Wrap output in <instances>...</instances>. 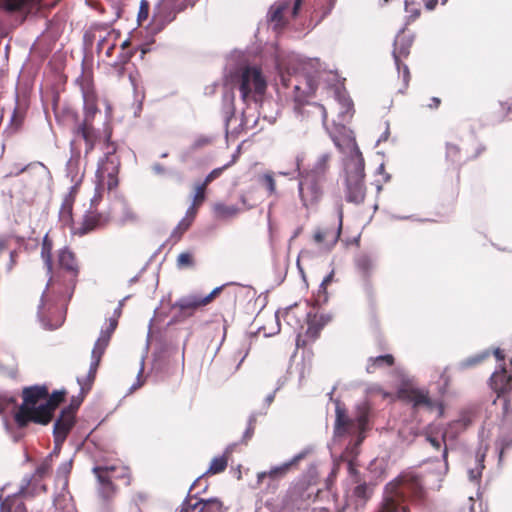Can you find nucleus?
<instances>
[{
  "instance_id": "nucleus-18",
  "label": "nucleus",
  "mask_w": 512,
  "mask_h": 512,
  "mask_svg": "<svg viewBox=\"0 0 512 512\" xmlns=\"http://www.w3.org/2000/svg\"><path fill=\"white\" fill-rule=\"evenodd\" d=\"M111 215L112 211L97 212V210L90 208V210L83 216L80 226L72 227V231L76 235L83 236L90 231L105 225L109 221Z\"/></svg>"
},
{
  "instance_id": "nucleus-42",
  "label": "nucleus",
  "mask_w": 512,
  "mask_h": 512,
  "mask_svg": "<svg viewBox=\"0 0 512 512\" xmlns=\"http://www.w3.org/2000/svg\"><path fill=\"white\" fill-rule=\"evenodd\" d=\"M26 3V0H0V7L6 11L13 12L20 10Z\"/></svg>"
},
{
  "instance_id": "nucleus-14",
  "label": "nucleus",
  "mask_w": 512,
  "mask_h": 512,
  "mask_svg": "<svg viewBox=\"0 0 512 512\" xmlns=\"http://www.w3.org/2000/svg\"><path fill=\"white\" fill-rule=\"evenodd\" d=\"M330 137L339 151L347 155L345 164H350L356 156L363 158L353 130H331Z\"/></svg>"
},
{
  "instance_id": "nucleus-50",
  "label": "nucleus",
  "mask_w": 512,
  "mask_h": 512,
  "mask_svg": "<svg viewBox=\"0 0 512 512\" xmlns=\"http://www.w3.org/2000/svg\"><path fill=\"white\" fill-rule=\"evenodd\" d=\"M192 224V221L189 220L188 218H183L178 226L175 228V230L173 231V234H183L186 230H188V228L191 226Z\"/></svg>"
},
{
  "instance_id": "nucleus-35",
  "label": "nucleus",
  "mask_w": 512,
  "mask_h": 512,
  "mask_svg": "<svg viewBox=\"0 0 512 512\" xmlns=\"http://www.w3.org/2000/svg\"><path fill=\"white\" fill-rule=\"evenodd\" d=\"M41 257L44 261V264L47 268V272L51 273L52 271V242L48 239L47 236L44 237L42 247H41Z\"/></svg>"
},
{
  "instance_id": "nucleus-26",
  "label": "nucleus",
  "mask_w": 512,
  "mask_h": 512,
  "mask_svg": "<svg viewBox=\"0 0 512 512\" xmlns=\"http://www.w3.org/2000/svg\"><path fill=\"white\" fill-rule=\"evenodd\" d=\"M25 494H27V487L22 486L17 494L8 496L2 501V490L0 489V512H26V507L20 500V495Z\"/></svg>"
},
{
  "instance_id": "nucleus-45",
  "label": "nucleus",
  "mask_w": 512,
  "mask_h": 512,
  "mask_svg": "<svg viewBox=\"0 0 512 512\" xmlns=\"http://www.w3.org/2000/svg\"><path fill=\"white\" fill-rule=\"evenodd\" d=\"M356 264L357 267L363 272H368L373 266L371 258L367 255H362L358 257L356 260Z\"/></svg>"
},
{
  "instance_id": "nucleus-23",
  "label": "nucleus",
  "mask_w": 512,
  "mask_h": 512,
  "mask_svg": "<svg viewBox=\"0 0 512 512\" xmlns=\"http://www.w3.org/2000/svg\"><path fill=\"white\" fill-rule=\"evenodd\" d=\"M74 425V416L71 411H62L60 417L54 423V438L56 445L61 444L66 439L69 431Z\"/></svg>"
},
{
  "instance_id": "nucleus-49",
  "label": "nucleus",
  "mask_w": 512,
  "mask_h": 512,
  "mask_svg": "<svg viewBox=\"0 0 512 512\" xmlns=\"http://www.w3.org/2000/svg\"><path fill=\"white\" fill-rule=\"evenodd\" d=\"M205 190L206 189H204L203 186L197 185L192 203H195L196 205L199 206L205 200Z\"/></svg>"
},
{
  "instance_id": "nucleus-13",
  "label": "nucleus",
  "mask_w": 512,
  "mask_h": 512,
  "mask_svg": "<svg viewBox=\"0 0 512 512\" xmlns=\"http://www.w3.org/2000/svg\"><path fill=\"white\" fill-rule=\"evenodd\" d=\"M400 393L402 398L411 403L414 409H423L428 412L436 410L439 417L443 415V405L432 400L425 389L409 388L401 390Z\"/></svg>"
},
{
  "instance_id": "nucleus-9",
  "label": "nucleus",
  "mask_w": 512,
  "mask_h": 512,
  "mask_svg": "<svg viewBox=\"0 0 512 512\" xmlns=\"http://www.w3.org/2000/svg\"><path fill=\"white\" fill-rule=\"evenodd\" d=\"M99 483V492L103 498L108 499L114 494L113 479H124L125 485L130 484L129 469L116 466H95L93 468Z\"/></svg>"
},
{
  "instance_id": "nucleus-40",
  "label": "nucleus",
  "mask_w": 512,
  "mask_h": 512,
  "mask_svg": "<svg viewBox=\"0 0 512 512\" xmlns=\"http://www.w3.org/2000/svg\"><path fill=\"white\" fill-rule=\"evenodd\" d=\"M484 457V452L477 454V466L474 469H469L468 471V476L471 481H477L480 478L482 470L484 468Z\"/></svg>"
},
{
  "instance_id": "nucleus-24",
  "label": "nucleus",
  "mask_w": 512,
  "mask_h": 512,
  "mask_svg": "<svg viewBox=\"0 0 512 512\" xmlns=\"http://www.w3.org/2000/svg\"><path fill=\"white\" fill-rule=\"evenodd\" d=\"M302 114L308 118L306 122L307 125L317 126L322 124L326 126L327 112L323 105L319 103H308L303 107Z\"/></svg>"
},
{
  "instance_id": "nucleus-62",
  "label": "nucleus",
  "mask_w": 512,
  "mask_h": 512,
  "mask_svg": "<svg viewBox=\"0 0 512 512\" xmlns=\"http://www.w3.org/2000/svg\"><path fill=\"white\" fill-rule=\"evenodd\" d=\"M302 0H294V4L292 7V16H296L298 13V10L301 6Z\"/></svg>"
},
{
  "instance_id": "nucleus-46",
  "label": "nucleus",
  "mask_w": 512,
  "mask_h": 512,
  "mask_svg": "<svg viewBox=\"0 0 512 512\" xmlns=\"http://www.w3.org/2000/svg\"><path fill=\"white\" fill-rule=\"evenodd\" d=\"M149 15V2L141 0L140 7L137 15V21L141 25L143 21L147 20Z\"/></svg>"
},
{
  "instance_id": "nucleus-43",
  "label": "nucleus",
  "mask_w": 512,
  "mask_h": 512,
  "mask_svg": "<svg viewBox=\"0 0 512 512\" xmlns=\"http://www.w3.org/2000/svg\"><path fill=\"white\" fill-rule=\"evenodd\" d=\"M321 323L319 326H315L310 320H309V326L307 328V335L311 338H316L318 336V333L320 329L330 320L329 316H321Z\"/></svg>"
},
{
  "instance_id": "nucleus-12",
  "label": "nucleus",
  "mask_w": 512,
  "mask_h": 512,
  "mask_svg": "<svg viewBox=\"0 0 512 512\" xmlns=\"http://www.w3.org/2000/svg\"><path fill=\"white\" fill-rule=\"evenodd\" d=\"M223 287L224 286L216 287L206 296L197 294L183 296L173 303L172 309H177L181 316H192L199 307L210 303L222 291Z\"/></svg>"
},
{
  "instance_id": "nucleus-6",
  "label": "nucleus",
  "mask_w": 512,
  "mask_h": 512,
  "mask_svg": "<svg viewBox=\"0 0 512 512\" xmlns=\"http://www.w3.org/2000/svg\"><path fill=\"white\" fill-rule=\"evenodd\" d=\"M232 82L237 86L240 97L246 104L261 101L267 89L266 78L255 66L241 68Z\"/></svg>"
},
{
  "instance_id": "nucleus-58",
  "label": "nucleus",
  "mask_w": 512,
  "mask_h": 512,
  "mask_svg": "<svg viewBox=\"0 0 512 512\" xmlns=\"http://www.w3.org/2000/svg\"><path fill=\"white\" fill-rule=\"evenodd\" d=\"M458 153V148L455 145L448 144L447 145V157L451 158L453 161H455V156Z\"/></svg>"
},
{
  "instance_id": "nucleus-2",
  "label": "nucleus",
  "mask_w": 512,
  "mask_h": 512,
  "mask_svg": "<svg viewBox=\"0 0 512 512\" xmlns=\"http://www.w3.org/2000/svg\"><path fill=\"white\" fill-rule=\"evenodd\" d=\"M64 398V392L55 391L51 396L45 386H32L23 390V403L15 414L19 427H25L28 422L39 424L50 422L53 412Z\"/></svg>"
},
{
  "instance_id": "nucleus-36",
  "label": "nucleus",
  "mask_w": 512,
  "mask_h": 512,
  "mask_svg": "<svg viewBox=\"0 0 512 512\" xmlns=\"http://www.w3.org/2000/svg\"><path fill=\"white\" fill-rule=\"evenodd\" d=\"M51 457H52V454L49 455L35 470V474L33 475V478H43L44 476H46L50 470H51ZM32 481V477L31 478H27L25 479V487L29 486V484L31 483Z\"/></svg>"
},
{
  "instance_id": "nucleus-53",
  "label": "nucleus",
  "mask_w": 512,
  "mask_h": 512,
  "mask_svg": "<svg viewBox=\"0 0 512 512\" xmlns=\"http://www.w3.org/2000/svg\"><path fill=\"white\" fill-rule=\"evenodd\" d=\"M230 166H231V163H227V164L223 165L222 167L213 169L208 175L210 176V178H212V180H215L218 177H220V175L223 173V171L226 170L227 168H229Z\"/></svg>"
},
{
  "instance_id": "nucleus-27",
  "label": "nucleus",
  "mask_w": 512,
  "mask_h": 512,
  "mask_svg": "<svg viewBox=\"0 0 512 512\" xmlns=\"http://www.w3.org/2000/svg\"><path fill=\"white\" fill-rule=\"evenodd\" d=\"M180 512H221V503L215 499L207 501L198 500L194 504L185 500Z\"/></svg>"
},
{
  "instance_id": "nucleus-8",
  "label": "nucleus",
  "mask_w": 512,
  "mask_h": 512,
  "mask_svg": "<svg viewBox=\"0 0 512 512\" xmlns=\"http://www.w3.org/2000/svg\"><path fill=\"white\" fill-rule=\"evenodd\" d=\"M364 167V158L359 156H356L350 164H345L347 202L361 204L364 201L366 194Z\"/></svg>"
},
{
  "instance_id": "nucleus-52",
  "label": "nucleus",
  "mask_w": 512,
  "mask_h": 512,
  "mask_svg": "<svg viewBox=\"0 0 512 512\" xmlns=\"http://www.w3.org/2000/svg\"><path fill=\"white\" fill-rule=\"evenodd\" d=\"M10 120L11 123L14 125V128H18L23 124V115L18 110H14Z\"/></svg>"
},
{
  "instance_id": "nucleus-4",
  "label": "nucleus",
  "mask_w": 512,
  "mask_h": 512,
  "mask_svg": "<svg viewBox=\"0 0 512 512\" xmlns=\"http://www.w3.org/2000/svg\"><path fill=\"white\" fill-rule=\"evenodd\" d=\"M304 66L305 61L295 53L278 57L276 60L280 81L284 87H293V97L298 104H301L316 89L312 79L300 75Z\"/></svg>"
},
{
  "instance_id": "nucleus-11",
  "label": "nucleus",
  "mask_w": 512,
  "mask_h": 512,
  "mask_svg": "<svg viewBox=\"0 0 512 512\" xmlns=\"http://www.w3.org/2000/svg\"><path fill=\"white\" fill-rule=\"evenodd\" d=\"M473 421V418L470 414H463L458 420L454 421L449 425V428L445 430L441 436V438L433 436L431 433L427 434V441L435 448L440 449L442 442L444 443V448L442 450V459L443 465L442 469L439 470V482H442L443 477L447 474L449 466H448V448L446 446V437L449 433L450 429H455L456 432L460 430H464L468 427Z\"/></svg>"
},
{
  "instance_id": "nucleus-56",
  "label": "nucleus",
  "mask_w": 512,
  "mask_h": 512,
  "mask_svg": "<svg viewBox=\"0 0 512 512\" xmlns=\"http://www.w3.org/2000/svg\"><path fill=\"white\" fill-rule=\"evenodd\" d=\"M512 444V437L509 440L500 439L498 445L500 447L499 459H502L504 449L508 448Z\"/></svg>"
},
{
  "instance_id": "nucleus-57",
  "label": "nucleus",
  "mask_w": 512,
  "mask_h": 512,
  "mask_svg": "<svg viewBox=\"0 0 512 512\" xmlns=\"http://www.w3.org/2000/svg\"><path fill=\"white\" fill-rule=\"evenodd\" d=\"M349 457L350 456L348 455V450H347L343 455L340 456V459L345 460L347 462L348 471L350 473H353L354 472V463H353V460Z\"/></svg>"
},
{
  "instance_id": "nucleus-33",
  "label": "nucleus",
  "mask_w": 512,
  "mask_h": 512,
  "mask_svg": "<svg viewBox=\"0 0 512 512\" xmlns=\"http://www.w3.org/2000/svg\"><path fill=\"white\" fill-rule=\"evenodd\" d=\"M287 8L288 4L286 2H278L271 6L268 12V19L274 24L275 29H279L283 26L282 17Z\"/></svg>"
},
{
  "instance_id": "nucleus-25",
  "label": "nucleus",
  "mask_w": 512,
  "mask_h": 512,
  "mask_svg": "<svg viewBox=\"0 0 512 512\" xmlns=\"http://www.w3.org/2000/svg\"><path fill=\"white\" fill-rule=\"evenodd\" d=\"M512 377L503 365L497 369L490 378L491 388L500 396L511 388Z\"/></svg>"
},
{
  "instance_id": "nucleus-22",
  "label": "nucleus",
  "mask_w": 512,
  "mask_h": 512,
  "mask_svg": "<svg viewBox=\"0 0 512 512\" xmlns=\"http://www.w3.org/2000/svg\"><path fill=\"white\" fill-rule=\"evenodd\" d=\"M342 228V210H339V225L335 229H318L314 233V241L319 246H322L325 251H330L337 243Z\"/></svg>"
},
{
  "instance_id": "nucleus-16",
  "label": "nucleus",
  "mask_w": 512,
  "mask_h": 512,
  "mask_svg": "<svg viewBox=\"0 0 512 512\" xmlns=\"http://www.w3.org/2000/svg\"><path fill=\"white\" fill-rule=\"evenodd\" d=\"M312 452L313 448L311 446H308L301 450L299 453H297L291 460L282 463L281 465L274 466L269 471L258 473L257 483L263 484L266 478H269L271 481H276L285 477L294 465L298 464L301 460H303Z\"/></svg>"
},
{
  "instance_id": "nucleus-54",
  "label": "nucleus",
  "mask_w": 512,
  "mask_h": 512,
  "mask_svg": "<svg viewBox=\"0 0 512 512\" xmlns=\"http://www.w3.org/2000/svg\"><path fill=\"white\" fill-rule=\"evenodd\" d=\"M197 206L195 203H192L186 211L185 218L193 222L197 214Z\"/></svg>"
},
{
  "instance_id": "nucleus-17",
  "label": "nucleus",
  "mask_w": 512,
  "mask_h": 512,
  "mask_svg": "<svg viewBox=\"0 0 512 512\" xmlns=\"http://www.w3.org/2000/svg\"><path fill=\"white\" fill-rule=\"evenodd\" d=\"M300 175L301 180L299 181L298 187L299 196L303 206L309 208L316 204L322 196V190L320 187V183L322 181L311 176Z\"/></svg>"
},
{
  "instance_id": "nucleus-55",
  "label": "nucleus",
  "mask_w": 512,
  "mask_h": 512,
  "mask_svg": "<svg viewBox=\"0 0 512 512\" xmlns=\"http://www.w3.org/2000/svg\"><path fill=\"white\" fill-rule=\"evenodd\" d=\"M71 468H72V461H71V460H69V461H67V462L63 463V464L59 467V469H58V474H59V475H61V474H62L64 477H66V476H67V474H69V472H70Z\"/></svg>"
},
{
  "instance_id": "nucleus-15",
  "label": "nucleus",
  "mask_w": 512,
  "mask_h": 512,
  "mask_svg": "<svg viewBox=\"0 0 512 512\" xmlns=\"http://www.w3.org/2000/svg\"><path fill=\"white\" fill-rule=\"evenodd\" d=\"M413 43L412 35H405L403 31L399 33L394 41L393 58L398 70V73H402L403 81L405 84L408 83L410 78V72L407 65L401 63V58H405L410 53V47Z\"/></svg>"
},
{
  "instance_id": "nucleus-21",
  "label": "nucleus",
  "mask_w": 512,
  "mask_h": 512,
  "mask_svg": "<svg viewBox=\"0 0 512 512\" xmlns=\"http://www.w3.org/2000/svg\"><path fill=\"white\" fill-rule=\"evenodd\" d=\"M82 146H79L77 149L72 151V156L68 160L66 165L67 170V176L70 178L71 183L73 184L70 192H77L78 186L81 184L83 177H84V171L81 167V161H80V149Z\"/></svg>"
},
{
  "instance_id": "nucleus-3",
  "label": "nucleus",
  "mask_w": 512,
  "mask_h": 512,
  "mask_svg": "<svg viewBox=\"0 0 512 512\" xmlns=\"http://www.w3.org/2000/svg\"><path fill=\"white\" fill-rule=\"evenodd\" d=\"M421 502L426 497L422 478L414 472H404L388 482L383 490L381 505L376 512H408L407 498Z\"/></svg>"
},
{
  "instance_id": "nucleus-34",
  "label": "nucleus",
  "mask_w": 512,
  "mask_h": 512,
  "mask_svg": "<svg viewBox=\"0 0 512 512\" xmlns=\"http://www.w3.org/2000/svg\"><path fill=\"white\" fill-rule=\"evenodd\" d=\"M393 363L394 358L391 354L380 355L369 359L366 370L368 373H374L378 368L390 367Z\"/></svg>"
},
{
  "instance_id": "nucleus-60",
  "label": "nucleus",
  "mask_w": 512,
  "mask_h": 512,
  "mask_svg": "<svg viewBox=\"0 0 512 512\" xmlns=\"http://www.w3.org/2000/svg\"><path fill=\"white\" fill-rule=\"evenodd\" d=\"M334 271H331L321 282L320 288L325 290L328 284H330L333 280Z\"/></svg>"
},
{
  "instance_id": "nucleus-31",
  "label": "nucleus",
  "mask_w": 512,
  "mask_h": 512,
  "mask_svg": "<svg viewBox=\"0 0 512 512\" xmlns=\"http://www.w3.org/2000/svg\"><path fill=\"white\" fill-rule=\"evenodd\" d=\"M241 209L235 205H226L222 202H217L213 205V213L218 219H230L240 213Z\"/></svg>"
},
{
  "instance_id": "nucleus-10",
  "label": "nucleus",
  "mask_w": 512,
  "mask_h": 512,
  "mask_svg": "<svg viewBox=\"0 0 512 512\" xmlns=\"http://www.w3.org/2000/svg\"><path fill=\"white\" fill-rule=\"evenodd\" d=\"M76 83L82 94L84 108V120L80 128H91L96 115L100 114L93 81L90 76L82 74L76 80Z\"/></svg>"
},
{
  "instance_id": "nucleus-1",
  "label": "nucleus",
  "mask_w": 512,
  "mask_h": 512,
  "mask_svg": "<svg viewBox=\"0 0 512 512\" xmlns=\"http://www.w3.org/2000/svg\"><path fill=\"white\" fill-rule=\"evenodd\" d=\"M70 145L73 150L84 145L86 155L96 146L103 150L104 157L98 162L95 177L107 184L109 193L115 192L118 187L120 160L115 156L117 145L111 141L110 130H74Z\"/></svg>"
},
{
  "instance_id": "nucleus-28",
  "label": "nucleus",
  "mask_w": 512,
  "mask_h": 512,
  "mask_svg": "<svg viewBox=\"0 0 512 512\" xmlns=\"http://www.w3.org/2000/svg\"><path fill=\"white\" fill-rule=\"evenodd\" d=\"M76 192H69L61 205L60 211H59V219L62 225L64 226H71L73 223L72 218V211H73V203L75 199Z\"/></svg>"
},
{
  "instance_id": "nucleus-48",
  "label": "nucleus",
  "mask_w": 512,
  "mask_h": 512,
  "mask_svg": "<svg viewBox=\"0 0 512 512\" xmlns=\"http://www.w3.org/2000/svg\"><path fill=\"white\" fill-rule=\"evenodd\" d=\"M255 422H256V417L254 414H252L250 417H249V420H248V427L247 429L245 430L244 432V435H243V439L245 441H247L248 439H250L254 433V429H255Z\"/></svg>"
},
{
  "instance_id": "nucleus-59",
  "label": "nucleus",
  "mask_w": 512,
  "mask_h": 512,
  "mask_svg": "<svg viewBox=\"0 0 512 512\" xmlns=\"http://www.w3.org/2000/svg\"><path fill=\"white\" fill-rule=\"evenodd\" d=\"M143 370H144V359L142 358L141 360V366H140V370L138 372V377H137V383L133 384L131 386V390H135L137 389L138 387L142 386L143 382L140 381V376L141 374L143 373Z\"/></svg>"
},
{
  "instance_id": "nucleus-39",
  "label": "nucleus",
  "mask_w": 512,
  "mask_h": 512,
  "mask_svg": "<svg viewBox=\"0 0 512 512\" xmlns=\"http://www.w3.org/2000/svg\"><path fill=\"white\" fill-rule=\"evenodd\" d=\"M423 0H405V11L409 20H415L420 15L421 2Z\"/></svg>"
},
{
  "instance_id": "nucleus-7",
  "label": "nucleus",
  "mask_w": 512,
  "mask_h": 512,
  "mask_svg": "<svg viewBox=\"0 0 512 512\" xmlns=\"http://www.w3.org/2000/svg\"><path fill=\"white\" fill-rule=\"evenodd\" d=\"M368 422V416L366 411H362L357 415L355 419H350L344 409L340 405L336 406V419L334 425V436L331 449L332 456L334 455L333 447L341 441L343 437L357 434V439L354 446L351 449V453H355L354 450L363 441L364 436L362 433L365 431Z\"/></svg>"
},
{
  "instance_id": "nucleus-30",
  "label": "nucleus",
  "mask_w": 512,
  "mask_h": 512,
  "mask_svg": "<svg viewBox=\"0 0 512 512\" xmlns=\"http://www.w3.org/2000/svg\"><path fill=\"white\" fill-rule=\"evenodd\" d=\"M177 1L178 0H162L155 8H154V14H153V18H152V21L154 23H158L160 22V26L158 27V30H160L164 25L165 23L171 21V18L166 20V21H163L162 20V13L164 10H176L178 9V5H177Z\"/></svg>"
},
{
  "instance_id": "nucleus-38",
  "label": "nucleus",
  "mask_w": 512,
  "mask_h": 512,
  "mask_svg": "<svg viewBox=\"0 0 512 512\" xmlns=\"http://www.w3.org/2000/svg\"><path fill=\"white\" fill-rule=\"evenodd\" d=\"M489 354H490L489 351H484L477 355L470 356L467 359L461 361L459 363V367L461 369H467V368L474 367V366L478 365L479 363H481L485 358H487L489 356Z\"/></svg>"
},
{
  "instance_id": "nucleus-20",
  "label": "nucleus",
  "mask_w": 512,
  "mask_h": 512,
  "mask_svg": "<svg viewBox=\"0 0 512 512\" xmlns=\"http://www.w3.org/2000/svg\"><path fill=\"white\" fill-rule=\"evenodd\" d=\"M58 265L62 270L69 274V282L73 288L79 274V266L74 253L66 247L59 250Z\"/></svg>"
},
{
  "instance_id": "nucleus-29",
  "label": "nucleus",
  "mask_w": 512,
  "mask_h": 512,
  "mask_svg": "<svg viewBox=\"0 0 512 512\" xmlns=\"http://www.w3.org/2000/svg\"><path fill=\"white\" fill-rule=\"evenodd\" d=\"M330 158L331 156L329 153H324L320 155L317 161L315 162L313 168L305 175L323 181L329 167Z\"/></svg>"
},
{
  "instance_id": "nucleus-5",
  "label": "nucleus",
  "mask_w": 512,
  "mask_h": 512,
  "mask_svg": "<svg viewBox=\"0 0 512 512\" xmlns=\"http://www.w3.org/2000/svg\"><path fill=\"white\" fill-rule=\"evenodd\" d=\"M124 301L125 299L119 302L118 306L114 310L113 316L110 317L105 323V326L102 327L100 334L94 343V347L91 352V363L86 378H77V382L82 393H86L90 389L91 384L95 379L101 358L110 343L112 334L117 328L118 319L121 316Z\"/></svg>"
},
{
  "instance_id": "nucleus-51",
  "label": "nucleus",
  "mask_w": 512,
  "mask_h": 512,
  "mask_svg": "<svg viewBox=\"0 0 512 512\" xmlns=\"http://www.w3.org/2000/svg\"><path fill=\"white\" fill-rule=\"evenodd\" d=\"M263 180L270 194H274L276 191V184L273 176L269 173L263 176Z\"/></svg>"
},
{
  "instance_id": "nucleus-64",
  "label": "nucleus",
  "mask_w": 512,
  "mask_h": 512,
  "mask_svg": "<svg viewBox=\"0 0 512 512\" xmlns=\"http://www.w3.org/2000/svg\"><path fill=\"white\" fill-rule=\"evenodd\" d=\"M494 355L498 361H501V362L504 361L505 355L501 349H499V348L495 349Z\"/></svg>"
},
{
  "instance_id": "nucleus-37",
  "label": "nucleus",
  "mask_w": 512,
  "mask_h": 512,
  "mask_svg": "<svg viewBox=\"0 0 512 512\" xmlns=\"http://www.w3.org/2000/svg\"><path fill=\"white\" fill-rule=\"evenodd\" d=\"M105 189H107V184L96 180L94 195L90 200L91 209L97 210L100 202L103 199Z\"/></svg>"
},
{
  "instance_id": "nucleus-32",
  "label": "nucleus",
  "mask_w": 512,
  "mask_h": 512,
  "mask_svg": "<svg viewBox=\"0 0 512 512\" xmlns=\"http://www.w3.org/2000/svg\"><path fill=\"white\" fill-rule=\"evenodd\" d=\"M114 197H115L116 204L119 205L120 210H121L120 221L122 223L137 221V215L132 210V208L129 206V204L125 200V198L121 195H118L117 193H115Z\"/></svg>"
},
{
  "instance_id": "nucleus-63",
  "label": "nucleus",
  "mask_w": 512,
  "mask_h": 512,
  "mask_svg": "<svg viewBox=\"0 0 512 512\" xmlns=\"http://www.w3.org/2000/svg\"><path fill=\"white\" fill-rule=\"evenodd\" d=\"M45 292L43 293L42 297H41V302H40V305H39V315L40 316H43L44 315V308H45V305H46V302H45Z\"/></svg>"
},
{
  "instance_id": "nucleus-19",
  "label": "nucleus",
  "mask_w": 512,
  "mask_h": 512,
  "mask_svg": "<svg viewBox=\"0 0 512 512\" xmlns=\"http://www.w3.org/2000/svg\"><path fill=\"white\" fill-rule=\"evenodd\" d=\"M335 100L338 104L337 120H334L335 128H345L353 117V103L345 90L337 89L335 91Z\"/></svg>"
},
{
  "instance_id": "nucleus-47",
  "label": "nucleus",
  "mask_w": 512,
  "mask_h": 512,
  "mask_svg": "<svg viewBox=\"0 0 512 512\" xmlns=\"http://www.w3.org/2000/svg\"><path fill=\"white\" fill-rule=\"evenodd\" d=\"M193 264L192 256L190 253L184 252L179 254L177 258V265L179 267H188Z\"/></svg>"
},
{
  "instance_id": "nucleus-44",
  "label": "nucleus",
  "mask_w": 512,
  "mask_h": 512,
  "mask_svg": "<svg viewBox=\"0 0 512 512\" xmlns=\"http://www.w3.org/2000/svg\"><path fill=\"white\" fill-rule=\"evenodd\" d=\"M225 101H228V105L226 106L225 111V125L229 126L231 124V119L234 117V108H233V100L234 96L232 93L226 94L224 96Z\"/></svg>"
},
{
  "instance_id": "nucleus-61",
  "label": "nucleus",
  "mask_w": 512,
  "mask_h": 512,
  "mask_svg": "<svg viewBox=\"0 0 512 512\" xmlns=\"http://www.w3.org/2000/svg\"><path fill=\"white\" fill-rule=\"evenodd\" d=\"M243 143L239 144L236 148V151L233 153L232 155V159L229 163H231V166L237 161L240 153H241V147H242Z\"/></svg>"
},
{
  "instance_id": "nucleus-41",
  "label": "nucleus",
  "mask_w": 512,
  "mask_h": 512,
  "mask_svg": "<svg viewBox=\"0 0 512 512\" xmlns=\"http://www.w3.org/2000/svg\"><path fill=\"white\" fill-rule=\"evenodd\" d=\"M227 467V459L225 456L215 457L210 464L208 469L209 473L217 474L225 470Z\"/></svg>"
}]
</instances>
